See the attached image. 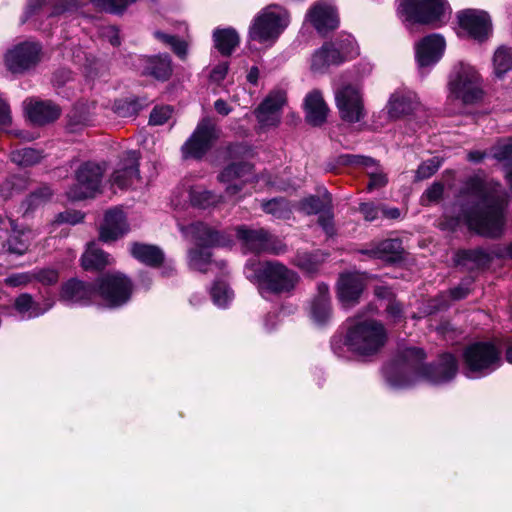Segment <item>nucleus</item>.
I'll use <instances>...</instances> for the list:
<instances>
[{
  "mask_svg": "<svg viewBox=\"0 0 512 512\" xmlns=\"http://www.w3.org/2000/svg\"><path fill=\"white\" fill-rule=\"evenodd\" d=\"M473 197V207L463 212V221L475 233L489 238L502 235L505 225L502 201L491 196L483 182L470 180L467 183Z\"/></svg>",
  "mask_w": 512,
  "mask_h": 512,
  "instance_id": "1",
  "label": "nucleus"
},
{
  "mask_svg": "<svg viewBox=\"0 0 512 512\" xmlns=\"http://www.w3.org/2000/svg\"><path fill=\"white\" fill-rule=\"evenodd\" d=\"M347 324L345 345L357 357L371 359L385 347L388 334L380 321L357 314Z\"/></svg>",
  "mask_w": 512,
  "mask_h": 512,
  "instance_id": "2",
  "label": "nucleus"
},
{
  "mask_svg": "<svg viewBox=\"0 0 512 512\" xmlns=\"http://www.w3.org/2000/svg\"><path fill=\"white\" fill-rule=\"evenodd\" d=\"M247 279L257 285L259 293L281 295L291 293L299 283V275L279 261L248 262Z\"/></svg>",
  "mask_w": 512,
  "mask_h": 512,
  "instance_id": "3",
  "label": "nucleus"
},
{
  "mask_svg": "<svg viewBox=\"0 0 512 512\" xmlns=\"http://www.w3.org/2000/svg\"><path fill=\"white\" fill-rule=\"evenodd\" d=\"M425 353L417 347H408L401 351L400 364L406 366L415 375H423L434 384H442L453 379L458 371L456 358L449 353L441 355L436 365L423 367Z\"/></svg>",
  "mask_w": 512,
  "mask_h": 512,
  "instance_id": "4",
  "label": "nucleus"
},
{
  "mask_svg": "<svg viewBox=\"0 0 512 512\" xmlns=\"http://www.w3.org/2000/svg\"><path fill=\"white\" fill-rule=\"evenodd\" d=\"M398 13L407 22L440 27L448 22L451 8L446 0H397Z\"/></svg>",
  "mask_w": 512,
  "mask_h": 512,
  "instance_id": "5",
  "label": "nucleus"
},
{
  "mask_svg": "<svg viewBox=\"0 0 512 512\" xmlns=\"http://www.w3.org/2000/svg\"><path fill=\"white\" fill-rule=\"evenodd\" d=\"M462 359L468 377H482L500 367L501 349L490 341L474 342L464 349Z\"/></svg>",
  "mask_w": 512,
  "mask_h": 512,
  "instance_id": "6",
  "label": "nucleus"
},
{
  "mask_svg": "<svg viewBox=\"0 0 512 512\" xmlns=\"http://www.w3.org/2000/svg\"><path fill=\"white\" fill-rule=\"evenodd\" d=\"M289 24V13L283 7L271 4L262 9L249 28V38L272 45Z\"/></svg>",
  "mask_w": 512,
  "mask_h": 512,
  "instance_id": "7",
  "label": "nucleus"
},
{
  "mask_svg": "<svg viewBox=\"0 0 512 512\" xmlns=\"http://www.w3.org/2000/svg\"><path fill=\"white\" fill-rule=\"evenodd\" d=\"M482 79L478 71L470 64L459 62L453 66L448 80L451 95L465 104L481 100L483 96Z\"/></svg>",
  "mask_w": 512,
  "mask_h": 512,
  "instance_id": "8",
  "label": "nucleus"
},
{
  "mask_svg": "<svg viewBox=\"0 0 512 512\" xmlns=\"http://www.w3.org/2000/svg\"><path fill=\"white\" fill-rule=\"evenodd\" d=\"M95 287L96 294L109 308H118L126 304L130 300L133 291L131 280L119 272L108 273L99 277Z\"/></svg>",
  "mask_w": 512,
  "mask_h": 512,
  "instance_id": "9",
  "label": "nucleus"
},
{
  "mask_svg": "<svg viewBox=\"0 0 512 512\" xmlns=\"http://www.w3.org/2000/svg\"><path fill=\"white\" fill-rule=\"evenodd\" d=\"M105 168L94 162L83 163L75 173V183L66 192L71 200L94 197L99 191Z\"/></svg>",
  "mask_w": 512,
  "mask_h": 512,
  "instance_id": "10",
  "label": "nucleus"
},
{
  "mask_svg": "<svg viewBox=\"0 0 512 512\" xmlns=\"http://www.w3.org/2000/svg\"><path fill=\"white\" fill-rule=\"evenodd\" d=\"M42 59V47L38 42L24 41L9 49L4 57L6 68L13 74L34 69Z\"/></svg>",
  "mask_w": 512,
  "mask_h": 512,
  "instance_id": "11",
  "label": "nucleus"
},
{
  "mask_svg": "<svg viewBox=\"0 0 512 512\" xmlns=\"http://www.w3.org/2000/svg\"><path fill=\"white\" fill-rule=\"evenodd\" d=\"M334 97L339 116L343 121L356 123L365 117L363 95L357 86L342 85L334 91Z\"/></svg>",
  "mask_w": 512,
  "mask_h": 512,
  "instance_id": "12",
  "label": "nucleus"
},
{
  "mask_svg": "<svg viewBox=\"0 0 512 512\" xmlns=\"http://www.w3.org/2000/svg\"><path fill=\"white\" fill-rule=\"evenodd\" d=\"M217 138L216 128L209 118L202 119L192 135L182 146L184 158H201L211 148Z\"/></svg>",
  "mask_w": 512,
  "mask_h": 512,
  "instance_id": "13",
  "label": "nucleus"
},
{
  "mask_svg": "<svg viewBox=\"0 0 512 512\" xmlns=\"http://www.w3.org/2000/svg\"><path fill=\"white\" fill-rule=\"evenodd\" d=\"M186 237L194 239L202 247H228L232 244V235L226 231H219L209 225L196 222L188 226H179Z\"/></svg>",
  "mask_w": 512,
  "mask_h": 512,
  "instance_id": "14",
  "label": "nucleus"
},
{
  "mask_svg": "<svg viewBox=\"0 0 512 512\" xmlns=\"http://www.w3.org/2000/svg\"><path fill=\"white\" fill-rule=\"evenodd\" d=\"M140 153L128 151L119 161L117 168L111 175L110 182L120 189L131 188L141 181L139 172Z\"/></svg>",
  "mask_w": 512,
  "mask_h": 512,
  "instance_id": "15",
  "label": "nucleus"
},
{
  "mask_svg": "<svg viewBox=\"0 0 512 512\" xmlns=\"http://www.w3.org/2000/svg\"><path fill=\"white\" fill-rule=\"evenodd\" d=\"M286 103V92L274 90L263 100L255 110V116L261 127H275L281 120V109Z\"/></svg>",
  "mask_w": 512,
  "mask_h": 512,
  "instance_id": "16",
  "label": "nucleus"
},
{
  "mask_svg": "<svg viewBox=\"0 0 512 512\" xmlns=\"http://www.w3.org/2000/svg\"><path fill=\"white\" fill-rule=\"evenodd\" d=\"M459 26L472 38L483 41L491 33V21L484 11L467 9L458 13Z\"/></svg>",
  "mask_w": 512,
  "mask_h": 512,
  "instance_id": "17",
  "label": "nucleus"
},
{
  "mask_svg": "<svg viewBox=\"0 0 512 512\" xmlns=\"http://www.w3.org/2000/svg\"><path fill=\"white\" fill-rule=\"evenodd\" d=\"M95 295V285L72 278L61 286L59 299L67 305L86 306L92 303Z\"/></svg>",
  "mask_w": 512,
  "mask_h": 512,
  "instance_id": "18",
  "label": "nucleus"
},
{
  "mask_svg": "<svg viewBox=\"0 0 512 512\" xmlns=\"http://www.w3.org/2000/svg\"><path fill=\"white\" fill-rule=\"evenodd\" d=\"M365 288V279L360 274L348 273L340 276L337 297L344 308L355 306Z\"/></svg>",
  "mask_w": 512,
  "mask_h": 512,
  "instance_id": "19",
  "label": "nucleus"
},
{
  "mask_svg": "<svg viewBox=\"0 0 512 512\" xmlns=\"http://www.w3.org/2000/svg\"><path fill=\"white\" fill-rule=\"evenodd\" d=\"M445 50L444 38L438 34L424 37L416 44V60L421 68L437 63Z\"/></svg>",
  "mask_w": 512,
  "mask_h": 512,
  "instance_id": "20",
  "label": "nucleus"
},
{
  "mask_svg": "<svg viewBox=\"0 0 512 512\" xmlns=\"http://www.w3.org/2000/svg\"><path fill=\"white\" fill-rule=\"evenodd\" d=\"M77 6V0H28L23 21L34 16H57Z\"/></svg>",
  "mask_w": 512,
  "mask_h": 512,
  "instance_id": "21",
  "label": "nucleus"
},
{
  "mask_svg": "<svg viewBox=\"0 0 512 512\" xmlns=\"http://www.w3.org/2000/svg\"><path fill=\"white\" fill-rule=\"evenodd\" d=\"M25 114L31 122L45 125L55 121L60 116V108L51 101H42L34 98L23 102Z\"/></svg>",
  "mask_w": 512,
  "mask_h": 512,
  "instance_id": "22",
  "label": "nucleus"
},
{
  "mask_svg": "<svg viewBox=\"0 0 512 512\" xmlns=\"http://www.w3.org/2000/svg\"><path fill=\"white\" fill-rule=\"evenodd\" d=\"M253 176L252 166L249 163H233L227 166L218 176L220 182L229 183L226 192L235 195L242 190L243 184Z\"/></svg>",
  "mask_w": 512,
  "mask_h": 512,
  "instance_id": "23",
  "label": "nucleus"
},
{
  "mask_svg": "<svg viewBox=\"0 0 512 512\" xmlns=\"http://www.w3.org/2000/svg\"><path fill=\"white\" fill-rule=\"evenodd\" d=\"M307 19L319 33H326L338 27V15L335 8L326 3H316L307 13Z\"/></svg>",
  "mask_w": 512,
  "mask_h": 512,
  "instance_id": "24",
  "label": "nucleus"
},
{
  "mask_svg": "<svg viewBox=\"0 0 512 512\" xmlns=\"http://www.w3.org/2000/svg\"><path fill=\"white\" fill-rule=\"evenodd\" d=\"M304 110L306 121L309 124L320 126L326 121L329 108L321 91L315 89L306 95Z\"/></svg>",
  "mask_w": 512,
  "mask_h": 512,
  "instance_id": "25",
  "label": "nucleus"
},
{
  "mask_svg": "<svg viewBox=\"0 0 512 512\" xmlns=\"http://www.w3.org/2000/svg\"><path fill=\"white\" fill-rule=\"evenodd\" d=\"M317 295L311 302L310 317L318 325H324L332 317L329 287L324 283L318 284Z\"/></svg>",
  "mask_w": 512,
  "mask_h": 512,
  "instance_id": "26",
  "label": "nucleus"
},
{
  "mask_svg": "<svg viewBox=\"0 0 512 512\" xmlns=\"http://www.w3.org/2000/svg\"><path fill=\"white\" fill-rule=\"evenodd\" d=\"M127 231L124 213L120 209H111L106 212L104 222L100 228V239L104 242L115 241Z\"/></svg>",
  "mask_w": 512,
  "mask_h": 512,
  "instance_id": "27",
  "label": "nucleus"
},
{
  "mask_svg": "<svg viewBox=\"0 0 512 512\" xmlns=\"http://www.w3.org/2000/svg\"><path fill=\"white\" fill-rule=\"evenodd\" d=\"M419 102L411 91H396L389 99L387 110L391 118H400L417 109Z\"/></svg>",
  "mask_w": 512,
  "mask_h": 512,
  "instance_id": "28",
  "label": "nucleus"
},
{
  "mask_svg": "<svg viewBox=\"0 0 512 512\" xmlns=\"http://www.w3.org/2000/svg\"><path fill=\"white\" fill-rule=\"evenodd\" d=\"M237 237L243 242L247 250L254 253L266 251L269 233L264 229H248L244 226L236 229Z\"/></svg>",
  "mask_w": 512,
  "mask_h": 512,
  "instance_id": "29",
  "label": "nucleus"
},
{
  "mask_svg": "<svg viewBox=\"0 0 512 512\" xmlns=\"http://www.w3.org/2000/svg\"><path fill=\"white\" fill-rule=\"evenodd\" d=\"M402 252V244L398 239H385L378 243L372 244L369 249L363 250L362 253L371 258L382 259L386 261L396 260Z\"/></svg>",
  "mask_w": 512,
  "mask_h": 512,
  "instance_id": "30",
  "label": "nucleus"
},
{
  "mask_svg": "<svg viewBox=\"0 0 512 512\" xmlns=\"http://www.w3.org/2000/svg\"><path fill=\"white\" fill-rule=\"evenodd\" d=\"M8 224L11 227V235L7 241L8 251L17 255H23L29 248L33 232L29 229L18 228L12 219H8Z\"/></svg>",
  "mask_w": 512,
  "mask_h": 512,
  "instance_id": "31",
  "label": "nucleus"
},
{
  "mask_svg": "<svg viewBox=\"0 0 512 512\" xmlns=\"http://www.w3.org/2000/svg\"><path fill=\"white\" fill-rule=\"evenodd\" d=\"M111 263L112 258L94 242L87 245V249L81 257V265L86 271L102 270Z\"/></svg>",
  "mask_w": 512,
  "mask_h": 512,
  "instance_id": "32",
  "label": "nucleus"
},
{
  "mask_svg": "<svg viewBox=\"0 0 512 512\" xmlns=\"http://www.w3.org/2000/svg\"><path fill=\"white\" fill-rule=\"evenodd\" d=\"M130 253L138 261L152 267L164 261L163 251L155 245L135 242L131 245Z\"/></svg>",
  "mask_w": 512,
  "mask_h": 512,
  "instance_id": "33",
  "label": "nucleus"
},
{
  "mask_svg": "<svg viewBox=\"0 0 512 512\" xmlns=\"http://www.w3.org/2000/svg\"><path fill=\"white\" fill-rule=\"evenodd\" d=\"M171 73V59L168 55H157L145 59L143 74L158 80H167Z\"/></svg>",
  "mask_w": 512,
  "mask_h": 512,
  "instance_id": "34",
  "label": "nucleus"
},
{
  "mask_svg": "<svg viewBox=\"0 0 512 512\" xmlns=\"http://www.w3.org/2000/svg\"><path fill=\"white\" fill-rule=\"evenodd\" d=\"M216 49L223 55L229 56L239 44V35L232 28L217 29L213 33Z\"/></svg>",
  "mask_w": 512,
  "mask_h": 512,
  "instance_id": "35",
  "label": "nucleus"
},
{
  "mask_svg": "<svg viewBox=\"0 0 512 512\" xmlns=\"http://www.w3.org/2000/svg\"><path fill=\"white\" fill-rule=\"evenodd\" d=\"M52 306L53 303H49L45 308H41L28 293L19 295L15 300V309L25 318L38 317L48 311Z\"/></svg>",
  "mask_w": 512,
  "mask_h": 512,
  "instance_id": "36",
  "label": "nucleus"
},
{
  "mask_svg": "<svg viewBox=\"0 0 512 512\" xmlns=\"http://www.w3.org/2000/svg\"><path fill=\"white\" fill-rule=\"evenodd\" d=\"M188 259L190 268L202 273L210 271L212 266H216L219 269H223V267L225 266L224 262H212L211 253H209L208 251H204L200 248L191 249L189 251Z\"/></svg>",
  "mask_w": 512,
  "mask_h": 512,
  "instance_id": "37",
  "label": "nucleus"
},
{
  "mask_svg": "<svg viewBox=\"0 0 512 512\" xmlns=\"http://www.w3.org/2000/svg\"><path fill=\"white\" fill-rule=\"evenodd\" d=\"M190 202L193 206L206 209L222 202L223 198L201 187H193L189 192Z\"/></svg>",
  "mask_w": 512,
  "mask_h": 512,
  "instance_id": "38",
  "label": "nucleus"
},
{
  "mask_svg": "<svg viewBox=\"0 0 512 512\" xmlns=\"http://www.w3.org/2000/svg\"><path fill=\"white\" fill-rule=\"evenodd\" d=\"M326 255L317 250L312 253H299L295 258V265L306 273H315L324 262Z\"/></svg>",
  "mask_w": 512,
  "mask_h": 512,
  "instance_id": "39",
  "label": "nucleus"
},
{
  "mask_svg": "<svg viewBox=\"0 0 512 512\" xmlns=\"http://www.w3.org/2000/svg\"><path fill=\"white\" fill-rule=\"evenodd\" d=\"M458 262L466 265L468 262L473 263V267L482 268L487 266L491 261V256L482 248L462 250L457 254Z\"/></svg>",
  "mask_w": 512,
  "mask_h": 512,
  "instance_id": "40",
  "label": "nucleus"
},
{
  "mask_svg": "<svg viewBox=\"0 0 512 512\" xmlns=\"http://www.w3.org/2000/svg\"><path fill=\"white\" fill-rule=\"evenodd\" d=\"M493 66L498 78L512 70V48L504 45L498 47L493 56Z\"/></svg>",
  "mask_w": 512,
  "mask_h": 512,
  "instance_id": "41",
  "label": "nucleus"
},
{
  "mask_svg": "<svg viewBox=\"0 0 512 512\" xmlns=\"http://www.w3.org/2000/svg\"><path fill=\"white\" fill-rule=\"evenodd\" d=\"M28 185L29 181L27 177L22 175H13L8 177L0 185V195L3 199L7 200L27 189Z\"/></svg>",
  "mask_w": 512,
  "mask_h": 512,
  "instance_id": "42",
  "label": "nucleus"
},
{
  "mask_svg": "<svg viewBox=\"0 0 512 512\" xmlns=\"http://www.w3.org/2000/svg\"><path fill=\"white\" fill-rule=\"evenodd\" d=\"M325 199L317 196H309L302 199L298 204V209L306 215L317 214L326 210L330 206L331 198L328 193L324 195Z\"/></svg>",
  "mask_w": 512,
  "mask_h": 512,
  "instance_id": "43",
  "label": "nucleus"
},
{
  "mask_svg": "<svg viewBox=\"0 0 512 512\" xmlns=\"http://www.w3.org/2000/svg\"><path fill=\"white\" fill-rule=\"evenodd\" d=\"M262 209L278 219H288L291 209L288 202L283 198H275L262 203Z\"/></svg>",
  "mask_w": 512,
  "mask_h": 512,
  "instance_id": "44",
  "label": "nucleus"
},
{
  "mask_svg": "<svg viewBox=\"0 0 512 512\" xmlns=\"http://www.w3.org/2000/svg\"><path fill=\"white\" fill-rule=\"evenodd\" d=\"M42 158L41 153L33 148H23L11 153V160L19 166H32Z\"/></svg>",
  "mask_w": 512,
  "mask_h": 512,
  "instance_id": "45",
  "label": "nucleus"
},
{
  "mask_svg": "<svg viewBox=\"0 0 512 512\" xmlns=\"http://www.w3.org/2000/svg\"><path fill=\"white\" fill-rule=\"evenodd\" d=\"M211 296L215 305L226 307L233 298V292L224 281H216L211 288Z\"/></svg>",
  "mask_w": 512,
  "mask_h": 512,
  "instance_id": "46",
  "label": "nucleus"
},
{
  "mask_svg": "<svg viewBox=\"0 0 512 512\" xmlns=\"http://www.w3.org/2000/svg\"><path fill=\"white\" fill-rule=\"evenodd\" d=\"M155 37L159 39L160 41L164 42L165 44L169 45L173 52L180 57L181 59H185L187 57V43L179 39L176 36L168 35L162 32H155Z\"/></svg>",
  "mask_w": 512,
  "mask_h": 512,
  "instance_id": "47",
  "label": "nucleus"
},
{
  "mask_svg": "<svg viewBox=\"0 0 512 512\" xmlns=\"http://www.w3.org/2000/svg\"><path fill=\"white\" fill-rule=\"evenodd\" d=\"M441 166V160L438 157H433L421 163L416 170L415 180L421 181L430 178L434 175Z\"/></svg>",
  "mask_w": 512,
  "mask_h": 512,
  "instance_id": "48",
  "label": "nucleus"
},
{
  "mask_svg": "<svg viewBox=\"0 0 512 512\" xmlns=\"http://www.w3.org/2000/svg\"><path fill=\"white\" fill-rule=\"evenodd\" d=\"M331 63L329 61V54H327V47H321L312 56L311 69L314 72H324Z\"/></svg>",
  "mask_w": 512,
  "mask_h": 512,
  "instance_id": "49",
  "label": "nucleus"
},
{
  "mask_svg": "<svg viewBox=\"0 0 512 512\" xmlns=\"http://www.w3.org/2000/svg\"><path fill=\"white\" fill-rule=\"evenodd\" d=\"M136 0H92L98 7L111 13H121Z\"/></svg>",
  "mask_w": 512,
  "mask_h": 512,
  "instance_id": "50",
  "label": "nucleus"
},
{
  "mask_svg": "<svg viewBox=\"0 0 512 512\" xmlns=\"http://www.w3.org/2000/svg\"><path fill=\"white\" fill-rule=\"evenodd\" d=\"M52 196V191L48 186H42L32 192L27 198L28 209H33L42 203L48 201Z\"/></svg>",
  "mask_w": 512,
  "mask_h": 512,
  "instance_id": "51",
  "label": "nucleus"
},
{
  "mask_svg": "<svg viewBox=\"0 0 512 512\" xmlns=\"http://www.w3.org/2000/svg\"><path fill=\"white\" fill-rule=\"evenodd\" d=\"M33 280L43 285H53L59 280V273L52 268H43L32 272Z\"/></svg>",
  "mask_w": 512,
  "mask_h": 512,
  "instance_id": "52",
  "label": "nucleus"
},
{
  "mask_svg": "<svg viewBox=\"0 0 512 512\" xmlns=\"http://www.w3.org/2000/svg\"><path fill=\"white\" fill-rule=\"evenodd\" d=\"M334 43L337 48H340L341 55L344 56L345 61L358 54L356 42L351 36H347Z\"/></svg>",
  "mask_w": 512,
  "mask_h": 512,
  "instance_id": "53",
  "label": "nucleus"
},
{
  "mask_svg": "<svg viewBox=\"0 0 512 512\" xmlns=\"http://www.w3.org/2000/svg\"><path fill=\"white\" fill-rule=\"evenodd\" d=\"M491 156L498 161L509 159L512 156V141L504 140L498 142L491 148Z\"/></svg>",
  "mask_w": 512,
  "mask_h": 512,
  "instance_id": "54",
  "label": "nucleus"
},
{
  "mask_svg": "<svg viewBox=\"0 0 512 512\" xmlns=\"http://www.w3.org/2000/svg\"><path fill=\"white\" fill-rule=\"evenodd\" d=\"M172 115V109L170 106L155 107L149 118L151 125H163L166 123Z\"/></svg>",
  "mask_w": 512,
  "mask_h": 512,
  "instance_id": "55",
  "label": "nucleus"
},
{
  "mask_svg": "<svg viewBox=\"0 0 512 512\" xmlns=\"http://www.w3.org/2000/svg\"><path fill=\"white\" fill-rule=\"evenodd\" d=\"M368 175H369V182H368L367 188L369 191L382 188L388 182L386 174L383 173V171L379 170L378 168H376L375 171L368 172Z\"/></svg>",
  "mask_w": 512,
  "mask_h": 512,
  "instance_id": "56",
  "label": "nucleus"
},
{
  "mask_svg": "<svg viewBox=\"0 0 512 512\" xmlns=\"http://www.w3.org/2000/svg\"><path fill=\"white\" fill-rule=\"evenodd\" d=\"M33 281L32 272L12 274L5 279V284L11 287L25 286Z\"/></svg>",
  "mask_w": 512,
  "mask_h": 512,
  "instance_id": "57",
  "label": "nucleus"
},
{
  "mask_svg": "<svg viewBox=\"0 0 512 512\" xmlns=\"http://www.w3.org/2000/svg\"><path fill=\"white\" fill-rule=\"evenodd\" d=\"M115 112L120 117H131L137 113V105L134 102L119 101L115 103Z\"/></svg>",
  "mask_w": 512,
  "mask_h": 512,
  "instance_id": "58",
  "label": "nucleus"
},
{
  "mask_svg": "<svg viewBox=\"0 0 512 512\" xmlns=\"http://www.w3.org/2000/svg\"><path fill=\"white\" fill-rule=\"evenodd\" d=\"M287 251V246L280 239L274 237L269 233L268 241L266 243V251L267 253L280 255Z\"/></svg>",
  "mask_w": 512,
  "mask_h": 512,
  "instance_id": "59",
  "label": "nucleus"
},
{
  "mask_svg": "<svg viewBox=\"0 0 512 512\" xmlns=\"http://www.w3.org/2000/svg\"><path fill=\"white\" fill-rule=\"evenodd\" d=\"M444 187L441 183L432 184L424 193L422 201L427 200L428 202L438 201L443 194Z\"/></svg>",
  "mask_w": 512,
  "mask_h": 512,
  "instance_id": "60",
  "label": "nucleus"
},
{
  "mask_svg": "<svg viewBox=\"0 0 512 512\" xmlns=\"http://www.w3.org/2000/svg\"><path fill=\"white\" fill-rule=\"evenodd\" d=\"M84 218V215L77 211H66L58 214L56 221L59 223H68L75 225L80 223Z\"/></svg>",
  "mask_w": 512,
  "mask_h": 512,
  "instance_id": "61",
  "label": "nucleus"
},
{
  "mask_svg": "<svg viewBox=\"0 0 512 512\" xmlns=\"http://www.w3.org/2000/svg\"><path fill=\"white\" fill-rule=\"evenodd\" d=\"M318 222L328 236L334 235L333 215L330 211L324 210V213L319 216Z\"/></svg>",
  "mask_w": 512,
  "mask_h": 512,
  "instance_id": "62",
  "label": "nucleus"
},
{
  "mask_svg": "<svg viewBox=\"0 0 512 512\" xmlns=\"http://www.w3.org/2000/svg\"><path fill=\"white\" fill-rule=\"evenodd\" d=\"M386 313L394 322L399 321L403 316V307L396 300H390L386 306Z\"/></svg>",
  "mask_w": 512,
  "mask_h": 512,
  "instance_id": "63",
  "label": "nucleus"
},
{
  "mask_svg": "<svg viewBox=\"0 0 512 512\" xmlns=\"http://www.w3.org/2000/svg\"><path fill=\"white\" fill-rule=\"evenodd\" d=\"M322 47H327V54H329L331 65H340L345 61L344 56L341 55L340 48H337L335 43H326Z\"/></svg>",
  "mask_w": 512,
  "mask_h": 512,
  "instance_id": "64",
  "label": "nucleus"
}]
</instances>
